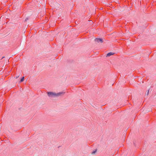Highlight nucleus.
<instances>
[{
    "label": "nucleus",
    "mask_w": 156,
    "mask_h": 156,
    "mask_svg": "<svg viewBox=\"0 0 156 156\" xmlns=\"http://www.w3.org/2000/svg\"><path fill=\"white\" fill-rule=\"evenodd\" d=\"M62 94V93L61 92L57 93L53 92H48V97L51 98H53L60 96Z\"/></svg>",
    "instance_id": "obj_1"
},
{
    "label": "nucleus",
    "mask_w": 156,
    "mask_h": 156,
    "mask_svg": "<svg viewBox=\"0 0 156 156\" xmlns=\"http://www.w3.org/2000/svg\"><path fill=\"white\" fill-rule=\"evenodd\" d=\"M95 42L96 43H101L103 42V40L102 38H96L94 40Z\"/></svg>",
    "instance_id": "obj_2"
},
{
    "label": "nucleus",
    "mask_w": 156,
    "mask_h": 156,
    "mask_svg": "<svg viewBox=\"0 0 156 156\" xmlns=\"http://www.w3.org/2000/svg\"><path fill=\"white\" fill-rule=\"evenodd\" d=\"M113 54H114V53L112 52H110L109 53H108V54H107V56H110L112 55H113Z\"/></svg>",
    "instance_id": "obj_3"
},
{
    "label": "nucleus",
    "mask_w": 156,
    "mask_h": 156,
    "mask_svg": "<svg viewBox=\"0 0 156 156\" xmlns=\"http://www.w3.org/2000/svg\"><path fill=\"white\" fill-rule=\"evenodd\" d=\"M24 77H23L22 79H21V80H20V83H21V82H22L24 80Z\"/></svg>",
    "instance_id": "obj_4"
},
{
    "label": "nucleus",
    "mask_w": 156,
    "mask_h": 156,
    "mask_svg": "<svg viewBox=\"0 0 156 156\" xmlns=\"http://www.w3.org/2000/svg\"><path fill=\"white\" fill-rule=\"evenodd\" d=\"M96 151H97L96 150H95L93 152H92V153H91L92 154H95L96 153Z\"/></svg>",
    "instance_id": "obj_5"
},
{
    "label": "nucleus",
    "mask_w": 156,
    "mask_h": 156,
    "mask_svg": "<svg viewBox=\"0 0 156 156\" xmlns=\"http://www.w3.org/2000/svg\"><path fill=\"white\" fill-rule=\"evenodd\" d=\"M149 93V90H148L147 93V95H148Z\"/></svg>",
    "instance_id": "obj_6"
},
{
    "label": "nucleus",
    "mask_w": 156,
    "mask_h": 156,
    "mask_svg": "<svg viewBox=\"0 0 156 156\" xmlns=\"http://www.w3.org/2000/svg\"><path fill=\"white\" fill-rule=\"evenodd\" d=\"M19 76H16V79H17L19 77Z\"/></svg>",
    "instance_id": "obj_7"
}]
</instances>
